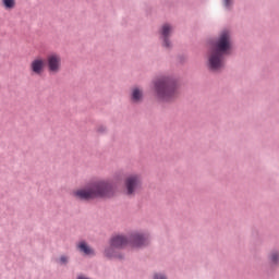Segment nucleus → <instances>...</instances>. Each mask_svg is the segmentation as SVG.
<instances>
[{"instance_id":"obj_7","label":"nucleus","mask_w":279,"mask_h":279,"mask_svg":"<svg viewBox=\"0 0 279 279\" xmlns=\"http://www.w3.org/2000/svg\"><path fill=\"white\" fill-rule=\"evenodd\" d=\"M32 75H43L45 73V59L43 57L35 58L29 65Z\"/></svg>"},{"instance_id":"obj_4","label":"nucleus","mask_w":279,"mask_h":279,"mask_svg":"<svg viewBox=\"0 0 279 279\" xmlns=\"http://www.w3.org/2000/svg\"><path fill=\"white\" fill-rule=\"evenodd\" d=\"M155 93L158 101H161V104H171L180 95L178 84L169 77L159 78L155 82Z\"/></svg>"},{"instance_id":"obj_8","label":"nucleus","mask_w":279,"mask_h":279,"mask_svg":"<svg viewBox=\"0 0 279 279\" xmlns=\"http://www.w3.org/2000/svg\"><path fill=\"white\" fill-rule=\"evenodd\" d=\"M171 32H173V27L169 24H165L161 27V36L163 38V47H171V43H169V36H171Z\"/></svg>"},{"instance_id":"obj_15","label":"nucleus","mask_w":279,"mask_h":279,"mask_svg":"<svg viewBox=\"0 0 279 279\" xmlns=\"http://www.w3.org/2000/svg\"><path fill=\"white\" fill-rule=\"evenodd\" d=\"M226 8H230V0H225Z\"/></svg>"},{"instance_id":"obj_6","label":"nucleus","mask_w":279,"mask_h":279,"mask_svg":"<svg viewBox=\"0 0 279 279\" xmlns=\"http://www.w3.org/2000/svg\"><path fill=\"white\" fill-rule=\"evenodd\" d=\"M46 64L48 72L51 75H57L59 71H62V57L56 52H52L47 56Z\"/></svg>"},{"instance_id":"obj_13","label":"nucleus","mask_w":279,"mask_h":279,"mask_svg":"<svg viewBox=\"0 0 279 279\" xmlns=\"http://www.w3.org/2000/svg\"><path fill=\"white\" fill-rule=\"evenodd\" d=\"M60 263H61V265H65V263H69V257H66V256H61V257H60Z\"/></svg>"},{"instance_id":"obj_2","label":"nucleus","mask_w":279,"mask_h":279,"mask_svg":"<svg viewBox=\"0 0 279 279\" xmlns=\"http://www.w3.org/2000/svg\"><path fill=\"white\" fill-rule=\"evenodd\" d=\"M231 47L230 33L225 31L221 33L218 43L215 44L208 57V64L211 71H221L223 69V56L228 53Z\"/></svg>"},{"instance_id":"obj_3","label":"nucleus","mask_w":279,"mask_h":279,"mask_svg":"<svg viewBox=\"0 0 279 279\" xmlns=\"http://www.w3.org/2000/svg\"><path fill=\"white\" fill-rule=\"evenodd\" d=\"M129 243L133 247H142V245L147 244V235L138 232H133L130 238L121 234L113 235L110 240V246L105 250V256L107 258H114L117 256L114 250H121Z\"/></svg>"},{"instance_id":"obj_10","label":"nucleus","mask_w":279,"mask_h":279,"mask_svg":"<svg viewBox=\"0 0 279 279\" xmlns=\"http://www.w3.org/2000/svg\"><path fill=\"white\" fill-rule=\"evenodd\" d=\"M143 99V90H141L138 87H134L132 90V101L137 104V101H141Z\"/></svg>"},{"instance_id":"obj_9","label":"nucleus","mask_w":279,"mask_h":279,"mask_svg":"<svg viewBox=\"0 0 279 279\" xmlns=\"http://www.w3.org/2000/svg\"><path fill=\"white\" fill-rule=\"evenodd\" d=\"M78 250L83 252L86 256H93V254H95V251L88 247V244H86V242H81L78 244Z\"/></svg>"},{"instance_id":"obj_11","label":"nucleus","mask_w":279,"mask_h":279,"mask_svg":"<svg viewBox=\"0 0 279 279\" xmlns=\"http://www.w3.org/2000/svg\"><path fill=\"white\" fill-rule=\"evenodd\" d=\"M4 10H14L16 8V0H2Z\"/></svg>"},{"instance_id":"obj_12","label":"nucleus","mask_w":279,"mask_h":279,"mask_svg":"<svg viewBox=\"0 0 279 279\" xmlns=\"http://www.w3.org/2000/svg\"><path fill=\"white\" fill-rule=\"evenodd\" d=\"M270 260L274 265H278V263H279V253L278 252H272L270 254Z\"/></svg>"},{"instance_id":"obj_1","label":"nucleus","mask_w":279,"mask_h":279,"mask_svg":"<svg viewBox=\"0 0 279 279\" xmlns=\"http://www.w3.org/2000/svg\"><path fill=\"white\" fill-rule=\"evenodd\" d=\"M114 182L112 180H96L88 186L73 192L75 199H96V197H112L114 195Z\"/></svg>"},{"instance_id":"obj_14","label":"nucleus","mask_w":279,"mask_h":279,"mask_svg":"<svg viewBox=\"0 0 279 279\" xmlns=\"http://www.w3.org/2000/svg\"><path fill=\"white\" fill-rule=\"evenodd\" d=\"M155 279H167L163 275H155Z\"/></svg>"},{"instance_id":"obj_5","label":"nucleus","mask_w":279,"mask_h":279,"mask_svg":"<svg viewBox=\"0 0 279 279\" xmlns=\"http://www.w3.org/2000/svg\"><path fill=\"white\" fill-rule=\"evenodd\" d=\"M126 195H134L138 193L143 186V179L138 174H131L124 181Z\"/></svg>"}]
</instances>
